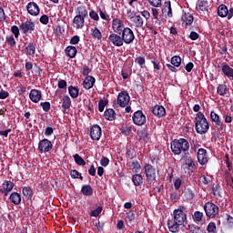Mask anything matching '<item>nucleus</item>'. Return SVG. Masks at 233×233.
Returning <instances> with one entry per match:
<instances>
[{"mask_svg": "<svg viewBox=\"0 0 233 233\" xmlns=\"http://www.w3.org/2000/svg\"><path fill=\"white\" fill-rule=\"evenodd\" d=\"M228 91L227 85L220 84L217 87V94H218V96H227Z\"/></svg>", "mask_w": 233, "mask_h": 233, "instance_id": "obj_38", "label": "nucleus"}, {"mask_svg": "<svg viewBox=\"0 0 233 233\" xmlns=\"http://www.w3.org/2000/svg\"><path fill=\"white\" fill-rule=\"evenodd\" d=\"M184 198L185 199H187V201H192V199L196 198V194L194 193V191H192V189L187 188L184 193Z\"/></svg>", "mask_w": 233, "mask_h": 233, "instance_id": "obj_39", "label": "nucleus"}, {"mask_svg": "<svg viewBox=\"0 0 233 233\" xmlns=\"http://www.w3.org/2000/svg\"><path fill=\"white\" fill-rule=\"evenodd\" d=\"M129 19L131 23H133L134 26H136V28H143V25H145V23L141 15H129Z\"/></svg>", "mask_w": 233, "mask_h": 233, "instance_id": "obj_17", "label": "nucleus"}, {"mask_svg": "<svg viewBox=\"0 0 233 233\" xmlns=\"http://www.w3.org/2000/svg\"><path fill=\"white\" fill-rule=\"evenodd\" d=\"M189 39H191V41H198V39H199V34L196 33V31H192L189 35Z\"/></svg>", "mask_w": 233, "mask_h": 233, "instance_id": "obj_59", "label": "nucleus"}, {"mask_svg": "<svg viewBox=\"0 0 233 233\" xmlns=\"http://www.w3.org/2000/svg\"><path fill=\"white\" fill-rule=\"evenodd\" d=\"M26 8L30 15H39V5H37L35 2L28 3Z\"/></svg>", "mask_w": 233, "mask_h": 233, "instance_id": "obj_20", "label": "nucleus"}, {"mask_svg": "<svg viewBox=\"0 0 233 233\" xmlns=\"http://www.w3.org/2000/svg\"><path fill=\"white\" fill-rule=\"evenodd\" d=\"M104 117L106 121H114L116 119V111L112 108H108L104 112Z\"/></svg>", "mask_w": 233, "mask_h": 233, "instance_id": "obj_26", "label": "nucleus"}, {"mask_svg": "<svg viewBox=\"0 0 233 233\" xmlns=\"http://www.w3.org/2000/svg\"><path fill=\"white\" fill-rule=\"evenodd\" d=\"M73 157L75 159V163H76V165H78L79 167H85V165H86V162H85V159H83V157L79 156V154L74 155Z\"/></svg>", "mask_w": 233, "mask_h": 233, "instance_id": "obj_40", "label": "nucleus"}, {"mask_svg": "<svg viewBox=\"0 0 233 233\" xmlns=\"http://www.w3.org/2000/svg\"><path fill=\"white\" fill-rule=\"evenodd\" d=\"M210 128V125L208 124V120L205 117V115L201 112H198L195 117V129L198 134L203 136V134H207Z\"/></svg>", "mask_w": 233, "mask_h": 233, "instance_id": "obj_3", "label": "nucleus"}, {"mask_svg": "<svg viewBox=\"0 0 233 233\" xmlns=\"http://www.w3.org/2000/svg\"><path fill=\"white\" fill-rule=\"evenodd\" d=\"M14 187H15V184L10 180H5L2 184V187L0 188V192L5 198L10 194L11 190H14Z\"/></svg>", "mask_w": 233, "mask_h": 233, "instance_id": "obj_13", "label": "nucleus"}, {"mask_svg": "<svg viewBox=\"0 0 233 233\" xmlns=\"http://www.w3.org/2000/svg\"><path fill=\"white\" fill-rule=\"evenodd\" d=\"M11 32L15 35V39L19 37V27L17 25H13L11 27Z\"/></svg>", "mask_w": 233, "mask_h": 233, "instance_id": "obj_55", "label": "nucleus"}, {"mask_svg": "<svg viewBox=\"0 0 233 233\" xmlns=\"http://www.w3.org/2000/svg\"><path fill=\"white\" fill-rule=\"evenodd\" d=\"M72 106V100L70 99V96H66L63 97V103H62V110L63 112H66L68 108Z\"/></svg>", "mask_w": 233, "mask_h": 233, "instance_id": "obj_27", "label": "nucleus"}, {"mask_svg": "<svg viewBox=\"0 0 233 233\" xmlns=\"http://www.w3.org/2000/svg\"><path fill=\"white\" fill-rule=\"evenodd\" d=\"M25 53L26 56H34L35 54V46L34 45V43H29L27 44V46H25Z\"/></svg>", "mask_w": 233, "mask_h": 233, "instance_id": "obj_37", "label": "nucleus"}, {"mask_svg": "<svg viewBox=\"0 0 233 233\" xmlns=\"http://www.w3.org/2000/svg\"><path fill=\"white\" fill-rule=\"evenodd\" d=\"M133 123L137 127H143L147 123V116L143 114V111L137 110L133 114Z\"/></svg>", "mask_w": 233, "mask_h": 233, "instance_id": "obj_10", "label": "nucleus"}, {"mask_svg": "<svg viewBox=\"0 0 233 233\" xmlns=\"http://www.w3.org/2000/svg\"><path fill=\"white\" fill-rule=\"evenodd\" d=\"M70 176L72 177V179H81L83 180V176L81 175V173H79V171L73 169L70 171Z\"/></svg>", "mask_w": 233, "mask_h": 233, "instance_id": "obj_45", "label": "nucleus"}, {"mask_svg": "<svg viewBox=\"0 0 233 233\" xmlns=\"http://www.w3.org/2000/svg\"><path fill=\"white\" fill-rule=\"evenodd\" d=\"M129 168L130 170H132V172H135L136 174H139V171L141 170V165L137 160H136L129 164Z\"/></svg>", "mask_w": 233, "mask_h": 233, "instance_id": "obj_33", "label": "nucleus"}, {"mask_svg": "<svg viewBox=\"0 0 233 233\" xmlns=\"http://www.w3.org/2000/svg\"><path fill=\"white\" fill-rule=\"evenodd\" d=\"M139 138L140 141H143L144 143H148L150 137H148V132H147L146 130L141 131L139 134Z\"/></svg>", "mask_w": 233, "mask_h": 233, "instance_id": "obj_43", "label": "nucleus"}, {"mask_svg": "<svg viewBox=\"0 0 233 233\" xmlns=\"http://www.w3.org/2000/svg\"><path fill=\"white\" fill-rule=\"evenodd\" d=\"M49 21H50V18H49L48 15H43L40 17V23H41L42 25H47Z\"/></svg>", "mask_w": 233, "mask_h": 233, "instance_id": "obj_60", "label": "nucleus"}, {"mask_svg": "<svg viewBox=\"0 0 233 233\" xmlns=\"http://www.w3.org/2000/svg\"><path fill=\"white\" fill-rule=\"evenodd\" d=\"M152 15L154 17L155 21V25H157L159 26V25H161V21L159 20V11H157V8H152Z\"/></svg>", "mask_w": 233, "mask_h": 233, "instance_id": "obj_44", "label": "nucleus"}, {"mask_svg": "<svg viewBox=\"0 0 233 233\" xmlns=\"http://www.w3.org/2000/svg\"><path fill=\"white\" fill-rule=\"evenodd\" d=\"M81 193L84 196H92V194H94V189L90 185H84L81 188Z\"/></svg>", "mask_w": 233, "mask_h": 233, "instance_id": "obj_34", "label": "nucleus"}, {"mask_svg": "<svg viewBox=\"0 0 233 233\" xmlns=\"http://www.w3.org/2000/svg\"><path fill=\"white\" fill-rule=\"evenodd\" d=\"M146 177L147 181L152 184L156 182V167L151 164H146L144 167Z\"/></svg>", "mask_w": 233, "mask_h": 233, "instance_id": "obj_8", "label": "nucleus"}, {"mask_svg": "<svg viewBox=\"0 0 233 233\" xmlns=\"http://www.w3.org/2000/svg\"><path fill=\"white\" fill-rule=\"evenodd\" d=\"M120 34L117 33H112L109 35L108 39L110 43H112L113 46H123L125 45V42L123 40V37L119 35Z\"/></svg>", "mask_w": 233, "mask_h": 233, "instance_id": "obj_15", "label": "nucleus"}, {"mask_svg": "<svg viewBox=\"0 0 233 233\" xmlns=\"http://www.w3.org/2000/svg\"><path fill=\"white\" fill-rule=\"evenodd\" d=\"M126 28L125 21L119 18H114L112 20V30L114 34H121Z\"/></svg>", "mask_w": 233, "mask_h": 233, "instance_id": "obj_11", "label": "nucleus"}, {"mask_svg": "<svg viewBox=\"0 0 233 233\" xmlns=\"http://www.w3.org/2000/svg\"><path fill=\"white\" fill-rule=\"evenodd\" d=\"M102 130L99 125H93L90 128V137L93 141H99L101 139Z\"/></svg>", "mask_w": 233, "mask_h": 233, "instance_id": "obj_14", "label": "nucleus"}, {"mask_svg": "<svg viewBox=\"0 0 233 233\" xmlns=\"http://www.w3.org/2000/svg\"><path fill=\"white\" fill-rule=\"evenodd\" d=\"M152 113L157 117H165L167 116V109L163 106L157 105L153 107Z\"/></svg>", "mask_w": 233, "mask_h": 233, "instance_id": "obj_18", "label": "nucleus"}, {"mask_svg": "<svg viewBox=\"0 0 233 233\" xmlns=\"http://www.w3.org/2000/svg\"><path fill=\"white\" fill-rule=\"evenodd\" d=\"M54 148V145H52V141L48 138H44L38 143V151L40 154H46V152H50Z\"/></svg>", "mask_w": 233, "mask_h": 233, "instance_id": "obj_9", "label": "nucleus"}, {"mask_svg": "<svg viewBox=\"0 0 233 233\" xmlns=\"http://www.w3.org/2000/svg\"><path fill=\"white\" fill-rule=\"evenodd\" d=\"M219 17H227L228 15V7L225 5H220L218 8Z\"/></svg>", "mask_w": 233, "mask_h": 233, "instance_id": "obj_31", "label": "nucleus"}, {"mask_svg": "<svg viewBox=\"0 0 233 233\" xmlns=\"http://www.w3.org/2000/svg\"><path fill=\"white\" fill-rule=\"evenodd\" d=\"M135 63H137V65H139V66H141V68H143V65H145L146 60L145 57L143 56H138L136 58Z\"/></svg>", "mask_w": 233, "mask_h": 233, "instance_id": "obj_56", "label": "nucleus"}, {"mask_svg": "<svg viewBox=\"0 0 233 233\" xmlns=\"http://www.w3.org/2000/svg\"><path fill=\"white\" fill-rule=\"evenodd\" d=\"M101 212H103V207L98 206L96 209H94L90 212V216L92 218H97V216H99V214H101Z\"/></svg>", "mask_w": 233, "mask_h": 233, "instance_id": "obj_48", "label": "nucleus"}, {"mask_svg": "<svg viewBox=\"0 0 233 233\" xmlns=\"http://www.w3.org/2000/svg\"><path fill=\"white\" fill-rule=\"evenodd\" d=\"M128 103H130V95H128L127 91H122L114 101L113 106L114 108H119V106L125 108V106H127Z\"/></svg>", "mask_w": 233, "mask_h": 233, "instance_id": "obj_5", "label": "nucleus"}, {"mask_svg": "<svg viewBox=\"0 0 233 233\" xmlns=\"http://www.w3.org/2000/svg\"><path fill=\"white\" fill-rule=\"evenodd\" d=\"M96 84V78L92 76H88L85 78L83 82V86L86 90H90Z\"/></svg>", "mask_w": 233, "mask_h": 233, "instance_id": "obj_21", "label": "nucleus"}, {"mask_svg": "<svg viewBox=\"0 0 233 233\" xmlns=\"http://www.w3.org/2000/svg\"><path fill=\"white\" fill-rule=\"evenodd\" d=\"M191 233H203V229L200 227H191Z\"/></svg>", "mask_w": 233, "mask_h": 233, "instance_id": "obj_63", "label": "nucleus"}, {"mask_svg": "<svg viewBox=\"0 0 233 233\" xmlns=\"http://www.w3.org/2000/svg\"><path fill=\"white\" fill-rule=\"evenodd\" d=\"M147 2L151 6H155L156 8H159V6H161V0H147Z\"/></svg>", "mask_w": 233, "mask_h": 233, "instance_id": "obj_53", "label": "nucleus"}, {"mask_svg": "<svg viewBox=\"0 0 233 233\" xmlns=\"http://www.w3.org/2000/svg\"><path fill=\"white\" fill-rule=\"evenodd\" d=\"M52 134H54V128L47 127L45 130V136L49 137L52 136Z\"/></svg>", "mask_w": 233, "mask_h": 233, "instance_id": "obj_64", "label": "nucleus"}, {"mask_svg": "<svg viewBox=\"0 0 233 233\" xmlns=\"http://www.w3.org/2000/svg\"><path fill=\"white\" fill-rule=\"evenodd\" d=\"M22 193L27 199H32V197L34 196V191L30 187H24L22 189Z\"/></svg>", "mask_w": 233, "mask_h": 233, "instance_id": "obj_36", "label": "nucleus"}, {"mask_svg": "<svg viewBox=\"0 0 233 233\" xmlns=\"http://www.w3.org/2000/svg\"><path fill=\"white\" fill-rule=\"evenodd\" d=\"M210 119L215 123L216 127H219V129L223 130V123L216 112L211 111Z\"/></svg>", "mask_w": 233, "mask_h": 233, "instance_id": "obj_24", "label": "nucleus"}, {"mask_svg": "<svg viewBox=\"0 0 233 233\" xmlns=\"http://www.w3.org/2000/svg\"><path fill=\"white\" fill-rule=\"evenodd\" d=\"M109 164H110V159H108V157H102L100 160V165L102 167H108Z\"/></svg>", "mask_w": 233, "mask_h": 233, "instance_id": "obj_57", "label": "nucleus"}, {"mask_svg": "<svg viewBox=\"0 0 233 233\" xmlns=\"http://www.w3.org/2000/svg\"><path fill=\"white\" fill-rule=\"evenodd\" d=\"M171 65L173 66H181V57L175 56L171 58Z\"/></svg>", "mask_w": 233, "mask_h": 233, "instance_id": "obj_49", "label": "nucleus"}, {"mask_svg": "<svg viewBox=\"0 0 233 233\" xmlns=\"http://www.w3.org/2000/svg\"><path fill=\"white\" fill-rule=\"evenodd\" d=\"M76 15L73 19V26L76 30H82L85 26V18L88 17V10L85 5H79L76 10Z\"/></svg>", "mask_w": 233, "mask_h": 233, "instance_id": "obj_2", "label": "nucleus"}, {"mask_svg": "<svg viewBox=\"0 0 233 233\" xmlns=\"http://www.w3.org/2000/svg\"><path fill=\"white\" fill-rule=\"evenodd\" d=\"M197 157L199 165H207L208 157H207V151L205 148H199L197 153Z\"/></svg>", "mask_w": 233, "mask_h": 233, "instance_id": "obj_16", "label": "nucleus"}, {"mask_svg": "<svg viewBox=\"0 0 233 233\" xmlns=\"http://www.w3.org/2000/svg\"><path fill=\"white\" fill-rule=\"evenodd\" d=\"M171 150L176 156H179L181 152L185 154L190 150V143L186 138L174 139L171 142Z\"/></svg>", "mask_w": 233, "mask_h": 233, "instance_id": "obj_4", "label": "nucleus"}, {"mask_svg": "<svg viewBox=\"0 0 233 233\" xmlns=\"http://www.w3.org/2000/svg\"><path fill=\"white\" fill-rule=\"evenodd\" d=\"M108 105V100L107 99H100L98 102V110L99 112H104L105 111V106Z\"/></svg>", "mask_w": 233, "mask_h": 233, "instance_id": "obj_47", "label": "nucleus"}, {"mask_svg": "<svg viewBox=\"0 0 233 233\" xmlns=\"http://www.w3.org/2000/svg\"><path fill=\"white\" fill-rule=\"evenodd\" d=\"M81 41V37H79V35H74L69 43L70 45H79V42Z\"/></svg>", "mask_w": 233, "mask_h": 233, "instance_id": "obj_54", "label": "nucleus"}, {"mask_svg": "<svg viewBox=\"0 0 233 233\" xmlns=\"http://www.w3.org/2000/svg\"><path fill=\"white\" fill-rule=\"evenodd\" d=\"M212 193L215 196L216 199H219L221 198V187L219 185H216L212 187Z\"/></svg>", "mask_w": 233, "mask_h": 233, "instance_id": "obj_42", "label": "nucleus"}, {"mask_svg": "<svg viewBox=\"0 0 233 233\" xmlns=\"http://www.w3.org/2000/svg\"><path fill=\"white\" fill-rule=\"evenodd\" d=\"M193 219L195 221H198V223H201V221H203V212L195 211L193 215Z\"/></svg>", "mask_w": 233, "mask_h": 233, "instance_id": "obj_46", "label": "nucleus"}, {"mask_svg": "<svg viewBox=\"0 0 233 233\" xmlns=\"http://www.w3.org/2000/svg\"><path fill=\"white\" fill-rule=\"evenodd\" d=\"M197 10L201 14V12H208V2L200 1L197 5Z\"/></svg>", "mask_w": 233, "mask_h": 233, "instance_id": "obj_30", "label": "nucleus"}, {"mask_svg": "<svg viewBox=\"0 0 233 233\" xmlns=\"http://www.w3.org/2000/svg\"><path fill=\"white\" fill-rule=\"evenodd\" d=\"M5 43L11 48H14V46H15V45H16L15 38H14V35H6Z\"/></svg>", "mask_w": 233, "mask_h": 233, "instance_id": "obj_41", "label": "nucleus"}, {"mask_svg": "<svg viewBox=\"0 0 233 233\" xmlns=\"http://www.w3.org/2000/svg\"><path fill=\"white\" fill-rule=\"evenodd\" d=\"M204 210H205L206 216L210 219H214V218H216V216L219 214V207L214 204V202H207L204 205Z\"/></svg>", "mask_w": 233, "mask_h": 233, "instance_id": "obj_6", "label": "nucleus"}, {"mask_svg": "<svg viewBox=\"0 0 233 233\" xmlns=\"http://www.w3.org/2000/svg\"><path fill=\"white\" fill-rule=\"evenodd\" d=\"M222 72L226 77L233 79V68L228 66L227 63L222 64Z\"/></svg>", "mask_w": 233, "mask_h": 233, "instance_id": "obj_25", "label": "nucleus"}, {"mask_svg": "<svg viewBox=\"0 0 233 233\" xmlns=\"http://www.w3.org/2000/svg\"><path fill=\"white\" fill-rule=\"evenodd\" d=\"M186 165L188 167L189 170L196 167V163H194L192 159H187Z\"/></svg>", "mask_w": 233, "mask_h": 233, "instance_id": "obj_61", "label": "nucleus"}, {"mask_svg": "<svg viewBox=\"0 0 233 233\" xmlns=\"http://www.w3.org/2000/svg\"><path fill=\"white\" fill-rule=\"evenodd\" d=\"M19 28L22 34H25L26 35L27 34H32V32L35 30V24H34V22L32 21L26 20L19 25Z\"/></svg>", "mask_w": 233, "mask_h": 233, "instance_id": "obj_12", "label": "nucleus"}, {"mask_svg": "<svg viewBox=\"0 0 233 233\" xmlns=\"http://www.w3.org/2000/svg\"><path fill=\"white\" fill-rule=\"evenodd\" d=\"M9 199L11 203H14V205H19V203H21V194L13 192L11 193Z\"/></svg>", "mask_w": 233, "mask_h": 233, "instance_id": "obj_29", "label": "nucleus"}, {"mask_svg": "<svg viewBox=\"0 0 233 233\" xmlns=\"http://www.w3.org/2000/svg\"><path fill=\"white\" fill-rule=\"evenodd\" d=\"M68 92H69V96L73 98V99H77V97H79V89L77 87H75L73 86H70L68 87Z\"/></svg>", "mask_w": 233, "mask_h": 233, "instance_id": "obj_35", "label": "nucleus"}, {"mask_svg": "<svg viewBox=\"0 0 233 233\" xmlns=\"http://www.w3.org/2000/svg\"><path fill=\"white\" fill-rule=\"evenodd\" d=\"M207 231L208 233H216V223L215 222H209L207 227Z\"/></svg>", "mask_w": 233, "mask_h": 233, "instance_id": "obj_50", "label": "nucleus"}, {"mask_svg": "<svg viewBox=\"0 0 233 233\" xmlns=\"http://www.w3.org/2000/svg\"><path fill=\"white\" fill-rule=\"evenodd\" d=\"M40 106H42L44 112H49L50 111V102H41Z\"/></svg>", "mask_w": 233, "mask_h": 233, "instance_id": "obj_51", "label": "nucleus"}, {"mask_svg": "<svg viewBox=\"0 0 233 233\" xmlns=\"http://www.w3.org/2000/svg\"><path fill=\"white\" fill-rule=\"evenodd\" d=\"M8 96H10V93H8L7 91H5L4 89L0 91V99H6Z\"/></svg>", "mask_w": 233, "mask_h": 233, "instance_id": "obj_62", "label": "nucleus"}, {"mask_svg": "<svg viewBox=\"0 0 233 233\" xmlns=\"http://www.w3.org/2000/svg\"><path fill=\"white\" fill-rule=\"evenodd\" d=\"M99 15L104 21H110V15H106V13L103 12L101 9H99Z\"/></svg>", "mask_w": 233, "mask_h": 233, "instance_id": "obj_58", "label": "nucleus"}, {"mask_svg": "<svg viewBox=\"0 0 233 233\" xmlns=\"http://www.w3.org/2000/svg\"><path fill=\"white\" fill-rule=\"evenodd\" d=\"M89 17L93 19V21H99V15L94 10L89 12Z\"/></svg>", "mask_w": 233, "mask_h": 233, "instance_id": "obj_52", "label": "nucleus"}, {"mask_svg": "<svg viewBox=\"0 0 233 233\" xmlns=\"http://www.w3.org/2000/svg\"><path fill=\"white\" fill-rule=\"evenodd\" d=\"M187 223V208L184 206H179L173 211V219L167 222L168 230L172 233L179 232L181 227H186Z\"/></svg>", "mask_w": 233, "mask_h": 233, "instance_id": "obj_1", "label": "nucleus"}, {"mask_svg": "<svg viewBox=\"0 0 233 233\" xmlns=\"http://www.w3.org/2000/svg\"><path fill=\"white\" fill-rule=\"evenodd\" d=\"M132 181L135 187H140V185H143V176L141 174H135L132 177Z\"/></svg>", "mask_w": 233, "mask_h": 233, "instance_id": "obj_32", "label": "nucleus"}, {"mask_svg": "<svg viewBox=\"0 0 233 233\" xmlns=\"http://www.w3.org/2000/svg\"><path fill=\"white\" fill-rule=\"evenodd\" d=\"M122 39L125 45H131L134 43V39H136V35H134V31L130 27H126L122 33H120Z\"/></svg>", "mask_w": 233, "mask_h": 233, "instance_id": "obj_7", "label": "nucleus"}, {"mask_svg": "<svg viewBox=\"0 0 233 233\" xmlns=\"http://www.w3.org/2000/svg\"><path fill=\"white\" fill-rule=\"evenodd\" d=\"M91 35L94 39H96L97 41H101V39H103V34L97 27L91 28Z\"/></svg>", "mask_w": 233, "mask_h": 233, "instance_id": "obj_28", "label": "nucleus"}, {"mask_svg": "<svg viewBox=\"0 0 233 233\" xmlns=\"http://www.w3.org/2000/svg\"><path fill=\"white\" fill-rule=\"evenodd\" d=\"M41 97H43V94L37 89H32L29 93V98L33 103H39Z\"/></svg>", "mask_w": 233, "mask_h": 233, "instance_id": "obj_19", "label": "nucleus"}, {"mask_svg": "<svg viewBox=\"0 0 233 233\" xmlns=\"http://www.w3.org/2000/svg\"><path fill=\"white\" fill-rule=\"evenodd\" d=\"M182 25H184V26H190L192 25V23H194V15H192L189 13H185L182 15Z\"/></svg>", "mask_w": 233, "mask_h": 233, "instance_id": "obj_22", "label": "nucleus"}, {"mask_svg": "<svg viewBox=\"0 0 233 233\" xmlns=\"http://www.w3.org/2000/svg\"><path fill=\"white\" fill-rule=\"evenodd\" d=\"M66 56L70 59H74L77 56V48L74 46H68L65 49Z\"/></svg>", "mask_w": 233, "mask_h": 233, "instance_id": "obj_23", "label": "nucleus"}]
</instances>
